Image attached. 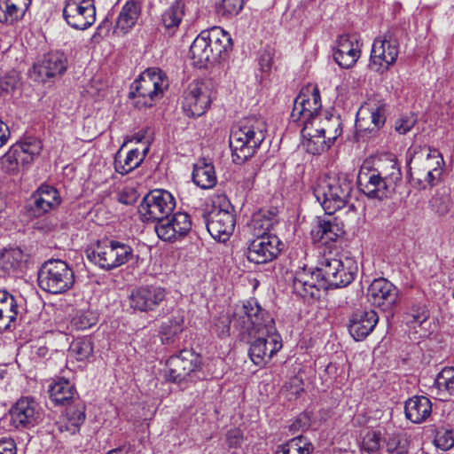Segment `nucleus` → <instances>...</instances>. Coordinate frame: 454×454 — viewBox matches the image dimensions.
Instances as JSON below:
<instances>
[{
    "mask_svg": "<svg viewBox=\"0 0 454 454\" xmlns=\"http://www.w3.org/2000/svg\"><path fill=\"white\" fill-rule=\"evenodd\" d=\"M192 181L202 189H211L217 183L215 167L206 159H200L193 166Z\"/></svg>",
    "mask_w": 454,
    "mask_h": 454,
    "instance_id": "72a5a7b5",
    "label": "nucleus"
},
{
    "mask_svg": "<svg viewBox=\"0 0 454 454\" xmlns=\"http://www.w3.org/2000/svg\"><path fill=\"white\" fill-rule=\"evenodd\" d=\"M184 318L182 317H174L164 322L160 328V335L162 344L168 345L174 343L176 337L184 330Z\"/></svg>",
    "mask_w": 454,
    "mask_h": 454,
    "instance_id": "79ce46f5",
    "label": "nucleus"
},
{
    "mask_svg": "<svg viewBox=\"0 0 454 454\" xmlns=\"http://www.w3.org/2000/svg\"><path fill=\"white\" fill-rule=\"evenodd\" d=\"M333 49V59L342 68L352 67L360 57L358 43H354L348 35H340Z\"/></svg>",
    "mask_w": 454,
    "mask_h": 454,
    "instance_id": "c85d7f7f",
    "label": "nucleus"
},
{
    "mask_svg": "<svg viewBox=\"0 0 454 454\" xmlns=\"http://www.w3.org/2000/svg\"><path fill=\"white\" fill-rule=\"evenodd\" d=\"M310 427V417L308 413L303 412L297 416V418L289 426V431L293 434L305 432Z\"/></svg>",
    "mask_w": 454,
    "mask_h": 454,
    "instance_id": "13d9d810",
    "label": "nucleus"
},
{
    "mask_svg": "<svg viewBox=\"0 0 454 454\" xmlns=\"http://www.w3.org/2000/svg\"><path fill=\"white\" fill-rule=\"evenodd\" d=\"M212 90L203 81L192 82L183 94L182 109L188 117H200L210 107Z\"/></svg>",
    "mask_w": 454,
    "mask_h": 454,
    "instance_id": "f3484780",
    "label": "nucleus"
},
{
    "mask_svg": "<svg viewBox=\"0 0 454 454\" xmlns=\"http://www.w3.org/2000/svg\"><path fill=\"white\" fill-rule=\"evenodd\" d=\"M61 203L59 191L51 185L41 184L27 202L26 210L29 217H40L57 208Z\"/></svg>",
    "mask_w": 454,
    "mask_h": 454,
    "instance_id": "b1692460",
    "label": "nucleus"
},
{
    "mask_svg": "<svg viewBox=\"0 0 454 454\" xmlns=\"http://www.w3.org/2000/svg\"><path fill=\"white\" fill-rule=\"evenodd\" d=\"M429 317V310L423 301L411 303L406 313L407 324L412 327L421 325Z\"/></svg>",
    "mask_w": 454,
    "mask_h": 454,
    "instance_id": "c03bdc74",
    "label": "nucleus"
},
{
    "mask_svg": "<svg viewBox=\"0 0 454 454\" xmlns=\"http://www.w3.org/2000/svg\"><path fill=\"white\" fill-rule=\"evenodd\" d=\"M192 222L186 212L170 214L155 224V231L163 241L175 242L186 237L192 230Z\"/></svg>",
    "mask_w": 454,
    "mask_h": 454,
    "instance_id": "4be33fe9",
    "label": "nucleus"
},
{
    "mask_svg": "<svg viewBox=\"0 0 454 454\" xmlns=\"http://www.w3.org/2000/svg\"><path fill=\"white\" fill-rule=\"evenodd\" d=\"M401 179L397 160L390 159L377 168H372L370 161H364L357 176V184L367 198L383 200L391 196Z\"/></svg>",
    "mask_w": 454,
    "mask_h": 454,
    "instance_id": "f03ea898",
    "label": "nucleus"
},
{
    "mask_svg": "<svg viewBox=\"0 0 454 454\" xmlns=\"http://www.w3.org/2000/svg\"><path fill=\"white\" fill-rule=\"evenodd\" d=\"M19 79L16 74H6L0 78V92L4 94H11L17 88Z\"/></svg>",
    "mask_w": 454,
    "mask_h": 454,
    "instance_id": "052dcab7",
    "label": "nucleus"
},
{
    "mask_svg": "<svg viewBox=\"0 0 454 454\" xmlns=\"http://www.w3.org/2000/svg\"><path fill=\"white\" fill-rule=\"evenodd\" d=\"M67 57L64 52L50 51L33 66V71L37 74L35 79L43 82L48 78L62 75L67 69Z\"/></svg>",
    "mask_w": 454,
    "mask_h": 454,
    "instance_id": "a878e982",
    "label": "nucleus"
},
{
    "mask_svg": "<svg viewBox=\"0 0 454 454\" xmlns=\"http://www.w3.org/2000/svg\"><path fill=\"white\" fill-rule=\"evenodd\" d=\"M31 4V0H0V22L13 24L21 20Z\"/></svg>",
    "mask_w": 454,
    "mask_h": 454,
    "instance_id": "2f4dec72",
    "label": "nucleus"
},
{
    "mask_svg": "<svg viewBox=\"0 0 454 454\" xmlns=\"http://www.w3.org/2000/svg\"><path fill=\"white\" fill-rule=\"evenodd\" d=\"M136 193L134 192H121L119 193L118 201L124 205H131L136 201Z\"/></svg>",
    "mask_w": 454,
    "mask_h": 454,
    "instance_id": "0e129e2a",
    "label": "nucleus"
},
{
    "mask_svg": "<svg viewBox=\"0 0 454 454\" xmlns=\"http://www.w3.org/2000/svg\"><path fill=\"white\" fill-rule=\"evenodd\" d=\"M293 288L294 293L306 300H319L322 292L326 291L318 268L303 267L295 271Z\"/></svg>",
    "mask_w": 454,
    "mask_h": 454,
    "instance_id": "aec40b11",
    "label": "nucleus"
},
{
    "mask_svg": "<svg viewBox=\"0 0 454 454\" xmlns=\"http://www.w3.org/2000/svg\"><path fill=\"white\" fill-rule=\"evenodd\" d=\"M229 202L223 206L213 205L212 208L203 214L204 223L212 238L219 241H226L232 234L235 227V216L230 208Z\"/></svg>",
    "mask_w": 454,
    "mask_h": 454,
    "instance_id": "2eb2a0df",
    "label": "nucleus"
},
{
    "mask_svg": "<svg viewBox=\"0 0 454 454\" xmlns=\"http://www.w3.org/2000/svg\"><path fill=\"white\" fill-rule=\"evenodd\" d=\"M144 160L145 155L140 154L137 148L129 151L123 160L121 159V150H119L114 156V169L117 173L124 176L138 168Z\"/></svg>",
    "mask_w": 454,
    "mask_h": 454,
    "instance_id": "e433bc0d",
    "label": "nucleus"
},
{
    "mask_svg": "<svg viewBox=\"0 0 454 454\" xmlns=\"http://www.w3.org/2000/svg\"><path fill=\"white\" fill-rule=\"evenodd\" d=\"M0 454H17V448L13 439H0Z\"/></svg>",
    "mask_w": 454,
    "mask_h": 454,
    "instance_id": "e2e57ef3",
    "label": "nucleus"
},
{
    "mask_svg": "<svg viewBox=\"0 0 454 454\" xmlns=\"http://www.w3.org/2000/svg\"><path fill=\"white\" fill-rule=\"evenodd\" d=\"M49 394L56 405L67 406L66 430L71 434L79 432L86 419L85 404L79 398L74 384L65 378H57L50 385Z\"/></svg>",
    "mask_w": 454,
    "mask_h": 454,
    "instance_id": "423d86ee",
    "label": "nucleus"
},
{
    "mask_svg": "<svg viewBox=\"0 0 454 454\" xmlns=\"http://www.w3.org/2000/svg\"><path fill=\"white\" fill-rule=\"evenodd\" d=\"M63 18L74 29L90 27L96 21L94 0H66Z\"/></svg>",
    "mask_w": 454,
    "mask_h": 454,
    "instance_id": "412c9836",
    "label": "nucleus"
},
{
    "mask_svg": "<svg viewBox=\"0 0 454 454\" xmlns=\"http://www.w3.org/2000/svg\"><path fill=\"white\" fill-rule=\"evenodd\" d=\"M399 54V43L390 34L374 39L369 67L371 70L383 74L395 64Z\"/></svg>",
    "mask_w": 454,
    "mask_h": 454,
    "instance_id": "a211bd4d",
    "label": "nucleus"
},
{
    "mask_svg": "<svg viewBox=\"0 0 454 454\" xmlns=\"http://www.w3.org/2000/svg\"><path fill=\"white\" fill-rule=\"evenodd\" d=\"M244 441V434L240 428L234 427L225 434V442L229 449H238Z\"/></svg>",
    "mask_w": 454,
    "mask_h": 454,
    "instance_id": "4d7b16f0",
    "label": "nucleus"
},
{
    "mask_svg": "<svg viewBox=\"0 0 454 454\" xmlns=\"http://www.w3.org/2000/svg\"><path fill=\"white\" fill-rule=\"evenodd\" d=\"M200 356L192 349H183L168 357L165 364V377L169 382L181 384L200 369Z\"/></svg>",
    "mask_w": 454,
    "mask_h": 454,
    "instance_id": "4468645a",
    "label": "nucleus"
},
{
    "mask_svg": "<svg viewBox=\"0 0 454 454\" xmlns=\"http://www.w3.org/2000/svg\"><path fill=\"white\" fill-rule=\"evenodd\" d=\"M342 123L339 116L326 112L315 120L307 121L301 136L306 139V151L313 155L327 151L342 133Z\"/></svg>",
    "mask_w": 454,
    "mask_h": 454,
    "instance_id": "39448f33",
    "label": "nucleus"
},
{
    "mask_svg": "<svg viewBox=\"0 0 454 454\" xmlns=\"http://www.w3.org/2000/svg\"><path fill=\"white\" fill-rule=\"evenodd\" d=\"M319 90L317 86L302 89L295 98L291 118L294 121H307L315 120L323 112Z\"/></svg>",
    "mask_w": 454,
    "mask_h": 454,
    "instance_id": "6ab92c4d",
    "label": "nucleus"
},
{
    "mask_svg": "<svg viewBox=\"0 0 454 454\" xmlns=\"http://www.w3.org/2000/svg\"><path fill=\"white\" fill-rule=\"evenodd\" d=\"M341 234L339 224L330 219L318 218L311 229L310 235L314 243L328 244L335 241Z\"/></svg>",
    "mask_w": 454,
    "mask_h": 454,
    "instance_id": "7c9ffc66",
    "label": "nucleus"
},
{
    "mask_svg": "<svg viewBox=\"0 0 454 454\" xmlns=\"http://www.w3.org/2000/svg\"><path fill=\"white\" fill-rule=\"evenodd\" d=\"M43 150L40 140L27 137L23 141L12 145L4 154L3 165L9 173L20 172L21 168H27Z\"/></svg>",
    "mask_w": 454,
    "mask_h": 454,
    "instance_id": "ddd939ff",
    "label": "nucleus"
},
{
    "mask_svg": "<svg viewBox=\"0 0 454 454\" xmlns=\"http://www.w3.org/2000/svg\"><path fill=\"white\" fill-rule=\"evenodd\" d=\"M313 444L302 435H297L277 447L274 454H310Z\"/></svg>",
    "mask_w": 454,
    "mask_h": 454,
    "instance_id": "a19ab883",
    "label": "nucleus"
},
{
    "mask_svg": "<svg viewBox=\"0 0 454 454\" xmlns=\"http://www.w3.org/2000/svg\"><path fill=\"white\" fill-rule=\"evenodd\" d=\"M259 336L251 343L248 355L251 361L257 366L262 367L270 361L275 354L282 348L281 336L276 328L258 333Z\"/></svg>",
    "mask_w": 454,
    "mask_h": 454,
    "instance_id": "5701e85b",
    "label": "nucleus"
},
{
    "mask_svg": "<svg viewBox=\"0 0 454 454\" xmlns=\"http://www.w3.org/2000/svg\"><path fill=\"white\" fill-rule=\"evenodd\" d=\"M383 444V435L380 431H368L362 438L360 450L368 454H378Z\"/></svg>",
    "mask_w": 454,
    "mask_h": 454,
    "instance_id": "09e8293b",
    "label": "nucleus"
},
{
    "mask_svg": "<svg viewBox=\"0 0 454 454\" xmlns=\"http://www.w3.org/2000/svg\"><path fill=\"white\" fill-rule=\"evenodd\" d=\"M10 137L8 126L0 120V148L6 144Z\"/></svg>",
    "mask_w": 454,
    "mask_h": 454,
    "instance_id": "69168bd1",
    "label": "nucleus"
},
{
    "mask_svg": "<svg viewBox=\"0 0 454 454\" xmlns=\"http://www.w3.org/2000/svg\"><path fill=\"white\" fill-rule=\"evenodd\" d=\"M245 0H221L216 4L215 10L218 15L223 18H231L238 15L243 9Z\"/></svg>",
    "mask_w": 454,
    "mask_h": 454,
    "instance_id": "3c124183",
    "label": "nucleus"
},
{
    "mask_svg": "<svg viewBox=\"0 0 454 454\" xmlns=\"http://www.w3.org/2000/svg\"><path fill=\"white\" fill-rule=\"evenodd\" d=\"M451 207V200L446 191H437L429 200L430 209L438 216L446 215Z\"/></svg>",
    "mask_w": 454,
    "mask_h": 454,
    "instance_id": "8fccbe9b",
    "label": "nucleus"
},
{
    "mask_svg": "<svg viewBox=\"0 0 454 454\" xmlns=\"http://www.w3.org/2000/svg\"><path fill=\"white\" fill-rule=\"evenodd\" d=\"M431 401L423 395H414L409 398L404 404V413L408 420L419 424L427 420L431 415Z\"/></svg>",
    "mask_w": 454,
    "mask_h": 454,
    "instance_id": "c756f323",
    "label": "nucleus"
},
{
    "mask_svg": "<svg viewBox=\"0 0 454 454\" xmlns=\"http://www.w3.org/2000/svg\"><path fill=\"white\" fill-rule=\"evenodd\" d=\"M176 207V200L168 191L155 189L149 192L142 200L138 212L143 222H160Z\"/></svg>",
    "mask_w": 454,
    "mask_h": 454,
    "instance_id": "f8f14e48",
    "label": "nucleus"
},
{
    "mask_svg": "<svg viewBox=\"0 0 454 454\" xmlns=\"http://www.w3.org/2000/svg\"><path fill=\"white\" fill-rule=\"evenodd\" d=\"M68 352L77 361H84L93 353L92 342L88 338H78L72 341Z\"/></svg>",
    "mask_w": 454,
    "mask_h": 454,
    "instance_id": "49530a36",
    "label": "nucleus"
},
{
    "mask_svg": "<svg viewBox=\"0 0 454 454\" xmlns=\"http://www.w3.org/2000/svg\"><path fill=\"white\" fill-rule=\"evenodd\" d=\"M352 191V181L346 175H338L320 180L313 194L325 214L333 215L348 205Z\"/></svg>",
    "mask_w": 454,
    "mask_h": 454,
    "instance_id": "0eeeda50",
    "label": "nucleus"
},
{
    "mask_svg": "<svg viewBox=\"0 0 454 454\" xmlns=\"http://www.w3.org/2000/svg\"><path fill=\"white\" fill-rule=\"evenodd\" d=\"M74 272L69 264L60 259L44 262L37 272L39 287L51 294H61L70 290L74 284Z\"/></svg>",
    "mask_w": 454,
    "mask_h": 454,
    "instance_id": "1a4fd4ad",
    "label": "nucleus"
},
{
    "mask_svg": "<svg viewBox=\"0 0 454 454\" xmlns=\"http://www.w3.org/2000/svg\"><path fill=\"white\" fill-rule=\"evenodd\" d=\"M168 294V290L160 285H143L131 290L129 304L134 311L153 312L167 300Z\"/></svg>",
    "mask_w": 454,
    "mask_h": 454,
    "instance_id": "dca6fc26",
    "label": "nucleus"
},
{
    "mask_svg": "<svg viewBox=\"0 0 454 454\" xmlns=\"http://www.w3.org/2000/svg\"><path fill=\"white\" fill-rule=\"evenodd\" d=\"M233 325L243 332L264 333V331H273L275 322L271 315L263 309L254 298L237 305L233 312Z\"/></svg>",
    "mask_w": 454,
    "mask_h": 454,
    "instance_id": "9d476101",
    "label": "nucleus"
},
{
    "mask_svg": "<svg viewBox=\"0 0 454 454\" xmlns=\"http://www.w3.org/2000/svg\"><path fill=\"white\" fill-rule=\"evenodd\" d=\"M102 39H103V36L101 34H93L90 38V41H91V43L98 44L101 42Z\"/></svg>",
    "mask_w": 454,
    "mask_h": 454,
    "instance_id": "338daca9",
    "label": "nucleus"
},
{
    "mask_svg": "<svg viewBox=\"0 0 454 454\" xmlns=\"http://www.w3.org/2000/svg\"><path fill=\"white\" fill-rule=\"evenodd\" d=\"M98 315L91 309H79L71 320V325L77 330H86L97 324Z\"/></svg>",
    "mask_w": 454,
    "mask_h": 454,
    "instance_id": "de8ad7c7",
    "label": "nucleus"
},
{
    "mask_svg": "<svg viewBox=\"0 0 454 454\" xmlns=\"http://www.w3.org/2000/svg\"><path fill=\"white\" fill-rule=\"evenodd\" d=\"M417 119L414 115H403L395 122V130L400 135L408 133L416 124Z\"/></svg>",
    "mask_w": 454,
    "mask_h": 454,
    "instance_id": "6e6d98bb",
    "label": "nucleus"
},
{
    "mask_svg": "<svg viewBox=\"0 0 454 454\" xmlns=\"http://www.w3.org/2000/svg\"><path fill=\"white\" fill-rule=\"evenodd\" d=\"M18 308L15 297L6 290H0V333L10 328L11 324L16 321Z\"/></svg>",
    "mask_w": 454,
    "mask_h": 454,
    "instance_id": "f704fd0d",
    "label": "nucleus"
},
{
    "mask_svg": "<svg viewBox=\"0 0 454 454\" xmlns=\"http://www.w3.org/2000/svg\"><path fill=\"white\" fill-rule=\"evenodd\" d=\"M11 416L16 427H34L42 419L38 403L29 397L18 400L11 410Z\"/></svg>",
    "mask_w": 454,
    "mask_h": 454,
    "instance_id": "cd10ccee",
    "label": "nucleus"
},
{
    "mask_svg": "<svg viewBox=\"0 0 454 454\" xmlns=\"http://www.w3.org/2000/svg\"><path fill=\"white\" fill-rule=\"evenodd\" d=\"M23 254L20 248L5 249L0 254V267L5 273H10L20 266Z\"/></svg>",
    "mask_w": 454,
    "mask_h": 454,
    "instance_id": "a18cd8bd",
    "label": "nucleus"
},
{
    "mask_svg": "<svg viewBox=\"0 0 454 454\" xmlns=\"http://www.w3.org/2000/svg\"><path fill=\"white\" fill-rule=\"evenodd\" d=\"M232 49L229 33L220 27L202 30L190 46V58L197 68H209L225 61Z\"/></svg>",
    "mask_w": 454,
    "mask_h": 454,
    "instance_id": "f257e3e1",
    "label": "nucleus"
},
{
    "mask_svg": "<svg viewBox=\"0 0 454 454\" xmlns=\"http://www.w3.org/2000/svg\"><path fill=\"white\" fill-rule=\"evenodd\" d=\"M378 321L373 309H356L348 317V331L355 340L361 341L371 334Z\"/></svg>",
    "mask_w": 454,
    "mask_h": 454,
    "instance_id": "bb28decb",
    "label": "nucleus"
},
{
    "mask_svg": "<svg viewBox=\"0 0 454 454\" xmlns=\"http://www.w3.org/2000/svg\"><path fill=\"white\" fill-rule=\"evenodd\" d=\"M434 388L442 400L454 397V367H445L437 374Z\"/></svg>",
    "mask_w": 454,
    "mask_h": 454,
    "instance_id": "4c0bfd02",
    "label": "nucleus"
},
{
    "mask_svg": "<svg viewBox=\"0 0 454 454\" xmlns=\"http://www.w3.org/2000/svg\"><path fill=\"white\" fill-rule=\"evenodd\" d=\"M233 323V319L231 320L229 316L221 315L215 319L214 327L219 336H225L229 333L230 325Z\"/></svg>",
    "mask_w": 454,
    "mask_h": 454,
    "instance_id": "680f3d73",
    "label": "nucleus"
},
{
    "mask_svg": "<svg viewBox=\"0 0 454 454\" xmlns=\"http://www.w3.org/2000/svg\"><path fill=\"white\" fill-rule=\"evenodd\" d=\"M371 304L387 312H392L398 301V289L387 279H374L367 289Z\"/></svg>",
    "mask_w": 454,
    "mask_h": 454,
    "instance_id": "393cba45",
    "label": "nucleus"
},
{
    "mask_svg": "<svg viewBox=\"0 0 454 454\" xmlns=\"http://www.w3.org/2000/svg\"><path fill=\"white\" fill-rule=\"evenodd\" d=\"M277 223L276 214L273 210L260 212L254 215L252 224L259 231L254 233L257 237L253 239L247 247V257L249 262L263 264L273 261L281 252L280 239L268 231Z\"/></svg>",
    "mask_w": 454,
    "mask_h": 454,
    "instance_id": "7ed1b4c3",
    "label": "nucleus"
},
{
    "mask_svg": "<svg viewBox=\"0 0 454 454\" xmlns=\"http://www.w3.org/2000/svg\"><path fill=\"white\" fill-rule=\"evenodd\" d=\"M141 14V4L137 0H128L117 17L115 28L122 34L129 33Z\"/></svg>",
    "mask_w": 454,
    "mask_h": 454,
    "instance_id": "473e14b6",
    "label": "nucleus"
},
{
    "mask_svg": "<svg viewBox=\"0 0 454 454\" xmlns=\"http://www.w3.org/2000/svg\"><path fill=\"white\" fill-rule=\"evenodd\" d=\"M338 288L346 287L350 285L357 273L358 266L356 261L349 256L339 257Z\"/></svg>",
    "mask_w": 454,
    "mask_h": 454,
    "instance_id": "ea45409f",
    "label": "nucleus"
},
{
    "mask_svg": "<svg viewBox=\"0 0 454 454\" xmlns=\"http://www.w3.org/2000/svg\"><path fill=\"white\" fill-rule=\"evenodd\" d=\"M168 85V77L162 70L150 67L134 82V90L129 92V98L135 99L134 105L138 109L152 107L163 97Z\"/></svg>",
    "mask_w": 454,
    "mask_h": 454,
    "instance_id": "6e6552de",
    "label": "nucleus"
},
{
    "mask_svg": "<svg viewBox=\"0 0 454 454\" xmlns=\"http://www.w3.org/2000/svg\"><path fill=\"white\" fill-rule=\"evenodd\" d=\"M339 258H323L317 266L323 281L325 282V289L338 288Z\"/></svg>",
    "mask_w": 454,
    "mask_h": 454,
    "instance_id": "58836bf2",
    "label": "nucleus"
},
{
    "mask_svg": "<svg viewBox=\"0 0 454 454\" xmlns=\"http://www.w3.org/2000/svg\"><path fill=\"white\" fill-rule=\"evenodd\" d=\"M133 257L134 250L129 244L114 239L99 241L88 254V259L105 270L116 269Z\"/></svg>",
    "mask_w": 454,
    "mask_h": 454,
    "instance_id": "9b49d317",
    "label": "nucleus"
},
{
    "mask_svg": "<svg viewBox=\"0 0 454 454\" xmlns=\"http://www.w3.org/2000/svg\"><path fill=\"white\" fill-rule=\"evenodd\" d=\"M434 444L437 448L448 450L454 446V431L445 427H440L436 430L434 436Z\"/></svg>",
    "mask_w": 454,
    "mask_h": 454,
    "instance_id": "603ef678",
    "label": "nucleus"
},
{
    "mask_svg": "<svg viewBox=\"0 0 454 454\" xmlns=\"http://www.w3.org/2000/svg\"><path fill=\"white\" fill-rule=\"evenodd\" d=\"M431 158L438 159L436 161L437 167H434L433 168H431L430 167L428 168L425 177V182H427L429 185L433 186L434 184V180L440 178L442 175L441 165L443 164V158L442 154L435 149L430 150V153L427 155V161H429Z\"/></svg>",
    "mask_w": 454,
    "mask_h": 454,
    "instance_id": "864d4df0",
    "label": "nucleus"
},
{
    "mask_svg": "<svg viewBox=\"0 0 454 454\" xmlns=\"http://www.w3.org/2000/svg\"><path fill=\"white\" fill-rule=\"evenodd\" d=\"M292 384H294L295 386H297V389L295 390L296 394H298L300 392V390L301 391L302 390V387H301V380H300L298 378L293 379L291 381V385Z\"/></svg>",
    "mask_w": 454,
    "mask_h": 454,
    "instance_id": "774afa93",
    "label": "nucleus"
},
{
    "mask_svg": "<svg viewBox=\"0 0 454 454\" xmlns=\"http://www.w3.org/2000/svg\"><path fill=\"white\" fill-rule=\"evenodd\" d=\"M265 121L256 117L245 118L234 126L230 135L234 163L242 164L253 157L265 139Z\"/></svg>",
    "mask_w": 454,
    "mask_h": 454,
    "instance_id": "20e7f679",
    "label": "nucleus"
},
{
    "mask_svg": "<svg viewBox=\"0 0 454 454\" xmlns=\"http://www.w3.org/2000/svg\"><path fill=\"white\" fill-rule=\"evenodd\" d=\"M274 52L270 49H265L260 55L258 64L264 76L270 74L273 66Z\"/></svg>",
    "mask_w": 454,
    "mask_h": 454,
    "instance_id": "bf43d9fd",
    "label": "nucleus"
},
{
    "mask_svg": "<svg viewBox=\"0 0 454 454\" xmlns=\"http://www.w3.org/2000/svg\"><path fill=\"white\" fill-rule=\"evenodd\" d=\"M371 119L376 129L381 128L386 122V105L384 103H377L371 106Z\"/></svg>",
    "mask_w": 454,
    "mask_h": 454,
    "instance_id": "5fc2aeb1",
    "label": "nucleus"
},
{
    "mask_svg": "<svg viewBox=\"0 0 454 454\" xmlns=\"http://www.w3.org/2000/svg\"><path fill=\"white\" fill-rule=\"evenodd\" d=\"M411 440L407 434L394 431L383 435L382 449L387 454H409Z\"/></svg>",
    "mask_w": 454,
    "mask_h": 454,
    "instance_id": "c9c22d12",
    "label": "nucleus"
},
{
    "mask_svg": "<svg viewBox=\"0 0 454 454\" xmlns=\"http://www.w3.org/2000/svg\"><path fill=\"white\" fill-rule=\"evenodd\" d=\"M184 4L182 0H176L162 14V23L168 29L176 28L184 15Z\"/></svg>",
    "mask_w": 454,
    "mask_h": 454,
    "instance_id": "37998d69",
    "label": "nucleus"
}]
</instances>
